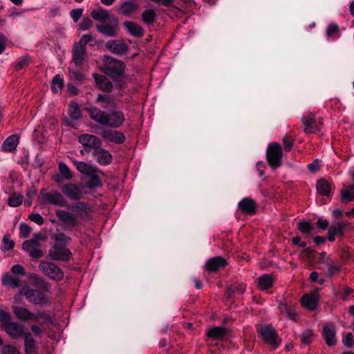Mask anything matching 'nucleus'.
<instances>
[{
	"instance_id": "nucleus-21",
	"label": "nucleus",
	"mask_w": 354,
	"mask_h": 354,
	"mask_svg": "<svg viewBox=\"0 0 354 354\" xmlns=\"http://www.w3.org/2000/svg\"><path fill=\"white\" fill-rule=\"evenodd\" d=\"M226 264L225 259L222 257L218 256L209 259L205 263V268L207 271L212 272L224 267Z\"/></svg>"
},
{
	"instance_id": "nucleus-33",
	"label": "nucleus",
	"mask_w": 354,
	"mask_h": 354,
	"mask_svg": "<svg viewBox=\"0 0 354 354\" xmlns=\"http://www.w3.org/2000/svg\"><path fill=\"white\" fill-rule=\"evenodd\" d=\"M226 329L221 326H216L210 328L207 331V337L213 339H222L226 335Z\"/></svg>"
},
{
	"instance_id": "nucleus-36",
	"label": "nucleus",
	"mask_w": 354,
	"mask_h": 354,
	"mask_svg": "<svg viewBox=\"0 0 354 354\" xmlns=\"http://www.w3.org/2000/svg\"><path fill=\"white\" fill-rule=\"evenodd\" d=\"M96 102L102 103V106L104 109L116 107L115 101L111 96L108 95H98L96 99Z\"/></svg>"
},
{
	"instance_id": "nucleus-30",
	"label": "nucleus",
	"mask_w": 354,
	"mask_h": 354,
	"mask_svg": "<svg viewBox=\"0 0 354 354\" xmlns=\"http://www.w3.org/2000/svg\"><path fill=\"white\" fill-rule=\"evenodd\" d=\"M18 144L19 137L17 135H12L3 142L1 149L6 152H11L16 149Z\"/></svg>"
},
{
	"instance_id": "nucleus-4",
	"label": "nucleus",
	"mask_w": 354,
	"mask_h": 354,
	"mask_svg": "<svg viewBox=\"0 0 354 354\" xmlns=\"http://www.w3.org/2000/svg\"><path fill=\"white\" fill-rule=\"evenodd\" d=\"M20 294L23 295L28 302L34 305L42 306L48 303V299L42 292L30 288L28 286L20 288Z\"/></svg>"
},
{
	"instance_id": "nucleus-6",
	"label": "nucleus",
	"mask_w": 354,
	"mask_h": 354,
	"mask_svg": "<svg viewBox=\"0 0 354 354\" xmlns=\"http://www.w3.org/2000/svg\"><path fill=\"white\" fill-rule=\"evenodd\" d=\"M282 155L281 147L278 143L274 142L268 146L266 151L267 160L273 169L281 165Z\"/></svg>"
},
{
	"instance_id": "nucleus-61",
	"label": "nucleus",
	"mask_w": 354,
	"mask_h": 354,
	"mask_svg": "<svg viewBox=\"0 0 354 354\" xmlns=\"http://www.w3.org/2000/svg\"><path fill=\"white\" fill-rule=\"evenodd\" d=\"M71 238L63 233L58 234L55 237V241L59 243H66L69 242Z\"/></svg>"
},
{
	"instance_id": "nucleus-34",
	"label": "nucleus",
	"mask_w": 354,
	"mask_h": 354,
	"mask_svg": "<svg viewBox=\"0 0 354 354\" xmlns=\"http://www.w3.org/2000/svg\"><path fill=\"white\" fill-rule=\"evenodd\" d=\"M59 170L61 174V176L59 175H57V176L55 177L54 179L56 182H61L62 180V179H61V177L65 180H70L72 178V173L69 167L64 162H61L59 163Z\"/></svg>"
},
{
	"instance_id": "nucleus-49",
	"label": "nucleus",
	"mask_w": 354,
	"mask_h": 354,
	"mask_svg": "<svg viewBox=\"0 0 354 354\" xmlns=\"http://www.w3.org/2000/svg\"><path fill=\"white\" fill-rule=\"evenodd\" d=\"M342 342L346 347L351 348L354 345V339L352 333H348L343 337Z\"/></svg>"
},
{
	"instance_id": "nucleus-60",
	"label": "nucleus",
	"mask_w": 354,
	"mask_h": 354,
	"mask_svg": "<svg viewBox=\"0 0 354 354\" xmlns=\"http://www.w3.org/2000/svg\"><path fill=\"white\" fill-rule=\"evenodd\" d=\"M91 177L90 185L91 187H96L100 185V180L97 175V173H94L89 176Z\"/></svg>"
},
{
	"instance_id": "nucleus-62",
	"label": "nucleus",
	"mask_w": 354,
	"mask_h": 354,
	"mask_svg": "<svg viewBox=\"0 0 354 354\" xmlns=\"http://www.w3.org/2000/svg\"><path fill=\"white\" fill-rule=\"evenodd\" d=\"M41 324H39L37 323V324H32L30 326V329L32 330V332L35 335H41L43 332H42V330L40 327Z\"/></svg>"
},
{
	"instance_id": "nucleus-16",
	"label": "nucleus",
	"mask_w": 354,
	"mask_h": 354,
	"mask_svg": "<svg viewBox=\"0 0 354 354\" xmlns=\"http://www.w3.org/2000/svg\"><path fill=\"white\" fill-rule=\"evenodd\" d=\"M322 335L328 346H332L336 344V330L333 324L327 323L323 328Z\"/></svg>"
},
{
	"instance_id": "nucleus-20",
	"label": "nucleus",
	"mask_w": 354,
	"mask_h": 354,
	"mask_svg": "<svg viewBox=\"0 0 354 354\" xmlns=\"http://www.w3.org/2000/svg\"><path fill=\"white\" fill-rule=\"evenodd\" d=\"M96 28L97 30L104 35L107 37H114L118 30V21L117 19H114L109 24L98 25Z\"/></svg>"
},
{
	"instance_id": "nucleus-41",
	"label": "nucleus",
	"mask_w": 354,
	"mask_h": 354,
	"mask_svg": "<svg viewBox=\"0 0 354 354\" xmlns=\"http://www.w3.org/2000/svg\"><path fill=\"white\" fill-rule=\"evenodd\" d=\"M156 18V12L152 9L145 10L142 14V19L147 24H153Z\"/></svg>"
},
{
	"instance_id": "nucleus-40",
	"label": "nucleus",
	"mask_w": 354,
	"mask_h": 354,
	"mask_svg": "<svg viewBox=\"0 0 354 354\" xmlns=\"http://www.w3.org/2000/svg\"><path fill=\"white\" fill-rule=\"evenodd\" d=\"M64 87V80L59 75H56L53 80L51 88L54 93L60 92Z\"/></svg>"
},
{
	"instance_id": "nucleus-29",
	"label": "nucleus",
	"mask_w": 354,
	"mask_h": 354,
	"mask_svg": "<svg viewBox=\"0 0 354 354\" xmlns=\"http://www.w3.org/2000/svg\"><path fill=\"white\" fill-rule=\"evenodd\" d=\"M2 284L8 288H16L19 286L18 276L10 273H6L2 276Z\"/></svg>"
},
{
	"instance_id": "nucleus-27",
	"label": "nucleus",
	"mask_w": 354,
	"mask_h": 354,
	"mask_svg": "<svg viewBox=\"0 0 354 354\" xmlns=\"http://www.w3.org/2000/svg\"><path fill=\"white\" fill-rule=\"evenodd\" d=\"M85 55L86 48L75 44L73 50V64L75 66H80L84 59Z\"/></svg>"
},
{
	"instance_id": "nucleus-5",
	"label": "nucleus",
	"mask_w": 354,
	"mask_h": 354,
	"mask_svg": "<svg viewBox=\"0 0 354 354\" xmlns=\"http://www.w3.org/2000/svg\"><path fill=\"white\" fill-rule=\"evenodd\" d=\"M39 270L48 277L55 281H61L64 278L62 269L55 263L42 261L39 265Z\"/></svg>"
},
{
	"instance_id": "nucleus-51",
	"label": "nucleus",
	"mask_w": 354,
	"mask_h": 354,
	"mask_svg": "<svg viewBox=\"0 0 354 354\" xmlns=\"http://www.w3.org/2000/svg\"><path fill=\"white\" fill-rule=\"evenodd\" d=\"M2 354H21L19 351L12 345H6L1 349Z\"/></svg>"
},
{
	"instance_id": "nucleus-47",
	"label": "nucleus",
	"mask_w": 354,
	"mask_h": 354,
	"mask_svg": "<svg viewBox=\"0 0 354 354\" xmlns=\"http://www.w3.org/2000/svg\"><path fill=\"white\" fill-rule=\"evenodd\" d=\"M299 230L304 234H310L313 227L311 224L308 222H299L298 223Z\"/></svg>"
},
{
	"instance_id": "nucleus-12",
	"label": "nucleus",
	"mask_w": 354,
	"mask_h": 354,
	"mask_svg": "<svg viewBox=\"0 0 354 354\" xmlns=\"http://www.w3.org/2000/svg\"><path fill=\"white\" fill-rule=\"evenodd\" d=\"M41 194L46 203L59 207H65L67 205L64 196L57 191L51 190L48 192H42Z\"/></svg>"
},
{
	"instance_id": "nucleus-35",
	"label": "nucleus",
	"mask_w": 354,
	"mask_h": 354,
	"mask_svg": "<svg viewBox=\"0 0 354 354\" xmlns=\"http://www.w3.org/2000/svg\"><path fill=\"white\" fill-rule=\"evenodd\" d=\"M317 190L321 195L328 196L331 192V185L324 179H320L317 182Z\"/></svg>"
},
{
	"instance_id": "nucleus-13",
	"label": "nucleus",
	"mask_w": 354,
	"mask_h": 354,
	"mask_svg": "<svg viewBox=\"0 0 354 354\" xmlns=\"http://www.w3.org/2000/svg\"><path fill=\"white\" fill-rule=\"evenodd\" d=\"M78 142L84 147L93 149L101 147L102 142L97 136L91 134H82L78 137Z\"/></svg>"
},
{
	"instance_id": "nucleus-19",
	"label": "nucleus",
	"mask_w": 354,
	"mask_h": 354,
	"mask_svg": "<svg viewBox=\"0 0 354 354\" xmlns=\"http://www.w3.org/2000/svg\"><path fill=\"white\" fill-rule=\"evenodd\" d=\"M106 47L116 55H124L128 50V46L123 41L111 40L106 42Z\"/></svg>"
},
{
	"instance_id": "nucleus-45",
	"label": "nucleus",
	"mask_w": 354,
	"mask_h": 354,
	"mask_svg": "<svg viewBox=\"0 0 354 354\" xmlns=\"http://www.w3.org/2000/svg\"><path fill=\"white\" fill-rule=\"evenodd\" d=\"M11 315L9 312L0 310V322L3 328L8 324V323L11 322Z\"/></svg>"
},
{
	"instance_id": "nucleus-37",
	"label": "nucleus",
	"mask_w": 354,
	"mask_h": 354,
	"mask_svg": "<svg viewBox=\"0 0 354 354\" xmlns=\"http://www.w3.org/2000/svg\"><path fill=\"white\" fill-rule=\"evenodd\" d=\"M273 278L270 274H264L258 279V287L261 290H267L272 287Z\"/></svg>"
},
{
	"instance_id": "nucleus-48",
	"label": "nucleus",
	"mask_w": 354,
	"mask_h": 354,
	"mask_svg": "<svg viewBox=\"0 0 354 354\" xmlns=\"http://www.w3.org/2000/svg\"><path fill=\"white\" fill-rule=\"evenodd\" d=\"M28 218L39 225H42L44 223V218L38 213H32L29 215Z\"/></svg>"
},
{
	"instance_id": "nucleus-9",
	"label": "nucleus",
	"mask_w": 354,
	"mask_h": 354,
	"mask_svg": "<svg viewBox=\"0 0 354 354\" xmlns=\"http://www.w3.org/2000/svg\"><path fill=\"white\" fill-rule=\"evenodd\" d=\"M55 214L59 221L64 225L66 230H72L79 224V221L72 211L70 212L66 210L57 209Z\"/></svg>"
},
{
	"instance_id": "nucleus-64",
	"label": "nucleus",
	"mask_w": 354,
	"mask_h": 354,
	"mask_svg": "<svg viewBox=\"0 0 354 354\" xmlns=\"http://www.w3.org/2000/svg\"><path fill=\"white\" fill-rule=\"evenodd\" d=\"M308 169L312 172H316L320 168V165L319 161L315 160L312 163L308 165Z\"/></svg>"
},
{
	"instance_id": "nucleus-38",
	"label": "nucleus",
	"mask_w": 354,
	"mask_h": 354,
	"mask_svg": "<svg viewBox=\"0 0 354 354\" xmlns=\"http://www.w3.org/2000/svg\"><path fill=\"white\" fill-rule=\"evenodd\" d=\"M91 17L96 21H104L110 18V14L106 10L99 8L92 11Z\"/></svg>"
},
{
	"instance_id": "nucleus-25",
	"label": "nucleus",
	"mask_w": 354,
	"mask_h": 354,
	"mask_svg": "<svg viewBox=\"0 0 354 354\" xmlns=\"http://www.w3.org/2000/svg\"><path fill=\"white\" fill-rule=\"evenodd\" d=\"M71 211L75 214L76 218L79 219L86 218L90 214V209L83 203H77L71 207Z\"/></svg>"
},
{
	"instance_id": "nucleus-57",
	"label": "nucleus",
	"mask_w": 354,
	"mask_h": 354,
	"mask_svg": "<svg viewBox=\"0 0 354 354\" xmlns=\"http://www.w3.org/2000/svg\"><path fill=\"white\" fill-rule=\"evenodd\" d=\"M3 248L6 250H10L15 246V242L13 241L10 240L6 236H3Z\"/></svg>"
},
{
	"instance_id": "nucleus-59",
	"label": "nucleus",
	"mask_w": 354,
	"mask_h": 354,
	"mask_svg": "<svg viewBox=\"0 0 354 354\" xmlns=\"http://www.w3.org/2000/svg\"><path fill=\"white\" fill-rule=\"evenodd\" d=\"M69 73H70V75L77 80H82L84 79V77H83V75L80 73H79L78 71H77L76 70H75L74 68H73L72 67H70L69 68Z\"/></svg>"
},
{
	"instance_id": "nucleus-53",
	"label": "nucleus",
	"mask_w": 354,
	"mask_h": 354,
	"mask_svg": "<svg viewBox=\"0 0 354 354\" xmlns=\"http://www.w3.org/2000/svg\"><path fill=\"white\" fill-rule=\"evenodd\" d=\"M83 13V10L78 8L72 10L70 12V16L73 19L75 22H77L82 17Z\"/></svg>"
},
{
	"instance_id": "nucleus-17",
	"label": "nucleus",
	"mask_w": 354,
	"mask_h": 354,
	"mask_svg": "<svg viewBox=\"0 0 354 354\" xmlns=\"http://www.w3.org/2000/svg\"><path fill=\"white\" fill-rule=\"evenodd\" d=\"M63 194L71 200H78L81 198L82 192L80 187L73 183L65 185L62 187Z\"/></svg>"
},
{
	"instance_id": "nucleus-3",
	"label": "nucleus",
	"mask_w": 354,
	"mask_h": 354,
	"mask_svg": "<svg viewBox=\"0 0 354 354\" xmlns=\"http://www.w3.org/2000/svg\"><path fill=\"white\" fill-rule=\"evenodd\" d=\"M103 62L104 73L114 80L118 81L124 76L125 69L124 62L108 56L104 57Z\"/></svg>"
},
{
	"instance_id": "nucleus-2",
	"label": "nucleus",
	"mask_w": 354,
	"mask_h": 354,
	"mask_svg": "<svg viewBox=\"0 0 354 354\" xmlns=\"http://www.w3.org/2000/svg\"><path fill=\"white\" fill-rule=\"evenodd\" d=\"M12 310L15 317L21 321L33 322L39 324H48L52 321L50 315L45 311L32 313L27 308L17 305H12Z\"/></svg>"
},
{
	"instance_id": "nucleus-43",
	"label": "nucleus",
	"mask_w": 354,
	"mask_h": 354,
	"mask_svg": "<svg viewBox=\"0 0 354 354\" xmlns=\"http://www.w3.org/2000/svg\"><path fill=\"white\" fill-rule=\"evenodd\" d=\"M23 201V197L21 194H14L11 195L8 198V204L11 207L19 206Z\"/></svg>"
},
{
	"instance_id": "nucleus-31",
	"label": "nucleus",
	"mask_w": 354,
	"mask_h": 354,
	"mask_svg": "<svg viewBox=\"0 0 354 354\" xmlns=\"http://www.w3.org/2000/svg\"><path fill=\"white\" fill-rule=\"evenodd\" d=\"M124 26L128 32L134 37H141L144 35V29L135 22L125 21Z\"/></svg>"
},
{
	"instance_id": "nucleus-24",
	"label": "nucleus",
	"mask_w": 354,
	"mask_h": 354,
	"mask_svg": "<svg viewBox=\"0 0 354 354\" xmlns=\"http://www.w3.org/2000/svg\"><path fill=\"white\" fill-rule=\"evenodd\" d=\"M93 77L95 79L96 85L100 90L105 92H111L112 91V83L107 77L97 73H93Z\"/></svg>"
},
{
	"instance_id": "nucleus-11",
	"label": "nucleus",
	"mask_w": 354,
	"mask_h": 354,
	"mask_svg": "<svg viewBox=\"0 0 354 354\" xmlns=\"http://www.w3.org/2000/svg\"><path fill=\"white\" fill-rule=\"evenodd\" d=\"M6 333L13 339L24 337L27 331H25V326L19 322L11 321L3 328Z\"/></svg>"
},
{
	"instance_id": "nucleus-52",
	"label": "nucleus",
	"mask_w": 354,
	"mask_h": 354,
	"mask_svg": "<svg viewBox=\"0 0 354 354\" xmlns=\"http://www.w3.org/2000/svg\"><path fill=\"white\" fill-rule=\"evenodd\" d=\"M11 272L16 276L18 274L24 276L26 274L24 268L19 264L14 265L11 268Z\"/></svg>"
},
{
	"instance_id": "nucleus-10",
	"label": "nucleus",
	"mask_w": 354,
	"mask_h": 354,
	"mask_svg": "<svg viewBox=\"0 0 354 354\" xmlns=\"http://www.w3.org/2000/svg\"><path fill=\"white\" fill-rule=\"evenodd\" d=\"M22 249L33 259H39L44 256L40 248V243L35 239L26 241L22 244Z\"/></svg>"
},
{
	"instance_id": "nucleus-50",
	"label": "nucleus",
	"mask_w": 354,
	"mask_h": 354,
	"mask_svg": "<svg viewBox=\"0 0 354 354\" xmlns=\"http://www.w3.org/2000/svg\"><path fill=\"white\" fill-rule=\"evenodd\" d=\"M93 40V37L91 34H85L81 37L79 43L77 44V45L86 48V45Z\"/></svg>"
},
{
	"instance_id": "nucleus-42",
	"label": "nucleus",
	"mask_w": 354,
	"mask_h": 354,
	"mask_svg": "<svg viewBox=\"0 0 354 354\" xmlns=\"http://www.w3.org/2000/svg\"><path fill=\"white\" fill-rule=\"evenodd\" d=\"M346 224H344V223L337 222L335 224L329 227L328 231H330L335 235L342 236Z\"/></svg>"
},
{
	"instance_id": "nucleus-63",
	"label": "nucleus",
	"mask_w": 354,
	"mask_h": 354,
	"mask_svg": "<svg viewBox=\"0 0 354 354\" xmlns=\"http://www.w3.org/2000/svg\"><path fill=\"white\" fill-rule=\"evenodd\" d=\"M246 286L243 283H237L233 286V290L239 294H243L245 291Z\"/></svg>"
},
{
	"instance_id": "nucleus-14",
	"label": "nucleus",
	"mask_w": 354,
	"mask_h": 354,
	"mask_svg": "<svg viewBox=\"0 0 354 354\" xmlns=\"http://www.w3.org/2000/svg\"><path fill=\"white\" fill-rule=\"evenodd\" d=\"M100 135L104 140L115 144H122L126 140L123 133L111 129H104Z\"/></svg>"
},
{
	"instance_id": "nucleus-28",
	"label": "nucleus",
	"mask_w": 354,
	"mask_h": 354,
	"mask_svg": "<svg viewBox=\"0 0 354 354\" xmlns=\"http://www.w3.org/2000/svg\"><path fill=\"white\" fill-rule=\"evenodd\" d=\"M139 8V6L133 1H127L124 2L120 7L119 11L125 16H131L136 12Z\"/></svg>"
},
{
	"instance_id": "nucleus-26",
	"label": "nucleus",
	"mask_w": 354,
	"mask_h": 354,
	"mask_svg": "<svg viewBox=\"0 0 354 354\" xmlns=\"http://www.w3.org/2000/svg\"><path fill=\"white\" fill-rule=\"evenodd\" d=\"M239 208L247 214H254L257 208L256 203L250 198H245L239 203Z\"/></svg>"
},
{
	"instance_id": "nucleus-46",
	"label": "nucleus",
	"mask_w": 354,
	"mask_h": 354,
	"mask_svg": "<svg viewBox=\"0 0 354 354\" xmlns=\"http://www.w3.org/2000/svg\"><path fill=\"white\" fill-rule=\"evenodd\" d=\"M32 231V228L26 223H21L19 225V233L21 237L27 238L29 236L30 232Z\"/></svg>"
},
{
	"instance_id": "nucleus-55",
	"label": "nucleus",
	"mask_w": 354,
	"mask_h": 354,
	"mask_svg": "<svg viewBox=\"0 0 354 354\" xmlns=\"http://www.w3.org/2000/svg\"><path fill=\"white\" fill-rule=\"evenodd\" d=\"M313 336V330H307L301 335V342L304 344H309L310 342L311 337Z\"/></svg>"
},
{
	"instance_id": "nucleus-1",
	"label": "nucleus",
	"mask_w": 354,
	"mask_h": 354,
	"mask_svg": "<svg viewBox=\"0 0 354 354\" xmlns=\"http://www.w3.org/2000/svg\"><path fill=\"white\" fill-rule=\"evenodd\" d=\"M87 111L93 120L104 127L119 128L125 120L124 114L120 110L106 113L97 107H90L87 109Z\"/></svg>"
},
{
	"instance_id": "nucleus-56",
	"label": "nucleus",
	"mask_w": 354,
	"mask_h": 354,
	"mask_svg": "<svg viewBox=\"0 0 354 354\" xmlns=\"http://www.w3.org/2000/svg\"><path fill=\"white\" fill-rule=\"evenodd\" d=\"M328 266V274L333 276L338 273L340 270V266L338 264L330 265L329 263L326 265Z\"/></svg>"
},
{
	"instance_id": "nucleus-54",
	"label": "nucleus",
	"mask_w": 354,
	"mask_h": 354,
	"mask_svg": "<svg viewBox=\"0 0 354 354\" xmlns=\"http://www.w3.org/2000/svg\"><path fill=\"white\" fill-rule=\"evenodd\" d=\"M339 27L336 24H330L326 29V35L328 37L333 36L335 34L338 35Z\"/></svg>"
},
{
	"instance_id": "nucleus-8",
	"label": "nucleus",
	"mask_w": 354,
	"mask_h": 354,
	"mask_svg": "<svg viewBox=\"0 0 354 354\" xmlns=\"http://www.w3.org/2000/svg\"><path fill=\"white\" fill-rule=\"evenodd\" d=\"M258 330L263 339L271 346L272 348H276L279 346L280 342L277 338L275 330L272 326L263 325L259 326Z\"/></svg>"
},
{
	"instance_id": "nucleus-18",
	"label": "nucleus",
	"mask_w": 354,
	"mask_h": 354,
	"mask_svg": "<svg viewBox=\"0 0 354 354\" xmlns=\"http://www.w3.org/2000/svg\"><path fill=\"white\" fill-rule=\"evenodd\" d=\"M93 154L96 158L97 162L102 165H109L111 162V154L107 150L101 148V147L95 149Z\"/></svg>"
},
{
	"instance_id": "nucleus-7",
	"label": "nucleus",
	"mask_w": 354,
	"mask_h": 354,
	"mask_svg": "<svg viewBox=\"0 0 354 354\" xmlns=\"http://www.w3.org/2000/svg\"><path fill=\"white\" fill-rule=\"evenodd\" d=\"M304 131L307 133H314L320 130L322 121L320 118H316L313 113H308L301 119Z\"/></svg>"
},
{
	"instance_id": "nucleus-22",
	"label": "nucleus",
	"mask_w": 354,
	"mask_h": 354,
	"mask_svg": "<svg viewBox=\"0 0 354 354\" xmlns=\"http://www.w3.org/2000/svg\"><path fill=\"white\" fill-rule=\"evenodd\" d=\"M71 159L72 162L76 166L77 169L82 174L89 176L90 175L97 172V169L95 166L90 165L86 162L77 161L74 158Z\"/></svg>"
},
{
	"instance_id": "nucleus-44",
	"label": "nucleus",
	"mask_w": 354,
	"mask_h": 354,
	"mask_svg": "<svg viewBox=\"0 0 354 354\" xmlns=\"http://www.w3.org/2000/svg\"><path fill=\"white\" fill-rule=\"evenodd\" d=\"M341 196L342 199L346 201L354 200V187H351L349 189H343Z\"/></svg>"
},
{
	"instance_id": "nucleus-32",
	"label": "nucleus",
	"mask_w": 354,
	"mask_h": 354,
	"mask_svg": "<svg viewBox=\"0 0 354 354\" xmlns=\"http://www.w3.org/2000/svg\"><path fill=\"white\" fill-rule=\"evenodd\" d=\"M318 297L316 294L305 295L302 297L301 301L304 306L310 310L316 308Z\"/></svg>"
},
{
	"instance_id": "nucleus-23",
	"label": "nucleus",
	"mask_w": 354,
	"mask_h": 354,
	"mask_svg": "<svg viewBox=\"0 0 354 354\" xmlns=\"http://www.w3.org/2000/svg\"><path fill=\"white\" fill-rule=\"evenodd\" d=\"M24 339V351L26 354H37V346L30 332L27 331Z\"/></svg>"
},
{
	"instance_id": "nucleus-58",
	"label": "nucleus",
	"mask_w": 354,
	"mask_h": 354,
	"mask_svg": "<svg viewBox=\"0 0 354 354\" xmlns=\"http://www.w3.org/2000/svg\"><path fill=\"white\" fill-rule=\"evenodd\" d=\"M92 24L93 22L89 18H84L81 22L80 26L82 30H86L91 27Z\"/></svg>"
},
{
	"instance_id": "nucleus-15",
	"label": "nucleus",
	"mask_w": 354,
	"mask_h": 354,
	"mask_svg": "<svg viewBox=\"0 0 354 354\" xmlns=\"http://www.w3.org/2000/svg\"><path fill=\"white\" fill-rule=\"evenodd\" d=\"M71 254L68 249L64 247H59L54 245L48 252V256L50 259L55 261H66L68 260Z\"/></svg>"
},
{
	"instance_id": "nucleus-39",
	"label": "nucleus",
	"mask_w": 354,
	"mask_h": 354,
	"mask_svg": "<svg viewBox=\"0 0 354 354\" xmlns=\"http://www.w3.org/2000/svg\"><path fill=\"white\" fill-rule=\"evenodd\" d=\"M68 114L72 120H76L80 118L82 113L79 104L75 102H71L69 104Z\"/></svg>"
}]
</instances>
